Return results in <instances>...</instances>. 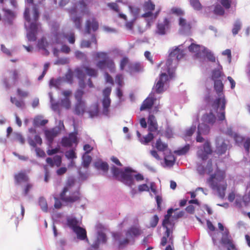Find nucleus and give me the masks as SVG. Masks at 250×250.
Segmentation results:
<instances>
[{
  "label": "nucleus",
  "instance_id": "obj_48",
  "mask_svg": "<svg viewBox=\"0 0 250 250\" xmlns=\"http://www.w3.org/2000/svg\"><path fill=\"white\" fill-rule=\"evenodd\" d=\"M153 138V135L151 133H149L146 136L143 137V139H140V142L142 144H146L150 142Z\"/></svg>",
  "mask_w": 250,
  "mask_h": 250
},
{
  "label": "nucleus",
  "instance_id": "obj_40",
  "mask_svg": "<svg viewBox=\"0 0 250 250\" xmlns=\"http://www.w3.org/2000/svg\"><path fill=\"white\" fill-rule=\"evenodd\" d=\"M129 9L133 19H134V20H136L139 17L140 11V8L136 6H129Z\"/></svg>",
  "mask_w": 250,
  "mask_h": 250
},
{
  "label": "nucleus",
  "instance_id": "obj_62",
  "mask_svg": "<svg viewBox=\"0 0 250 250\" xmlns=\"http://www.w3.org/2000/svg\"><path fill=\"white\" fill-rule=\"evenodd\" d=\"M159 218L157 215H155L151 218L150 222V226L151 227H155L158 224Z\"/></svg>",
  "mask_w": 250,
  "mask_h": 250
},
{
  "label": "nucleus",
  "instance_id": "obj_16",
  "mask_svg": "<svg viewBox=\"0 0 250 250\" xmlns=\"http://www.w3.org/2000/svg\"><path fill=\"white\" fill-rule=\"evenodd\" d=\"M64 126L63 125V122L60 121L59 122L58 126L51 129H47L45 130L44 133L46 138L50 144L52 143L54 138L56 137L61 132V131L62 129H64Z\"/></svg>",
  "mask_w": 250,
  "mask_h": 250
},
{
  "label": "nucleus",
  "instance_id": "obj_58",
  "mask_svg": "<svg viewBox=\"0 0 250 250\" xmlns=\"http://www.w3.org/2000/svg\"><path fill=\"white\" fill-rule=\"evenodd\" d=\"M123 79V76L121 74H118L115 78V82L119 86L122 87L124 85Z\"/></svg>",
  "mask_w": 250,
  "mask_h": 250
},
{
  "label": "nucleus",
  "instance_id": "obj_37",
  "mask_svg": "<svg viewBox=\"0 0 250 250\" xmlns=\"http://www.w3.org/2000/svg\"><path fill=\"white\" fill-rule=\"evenodd\" d=\"M95 167L98 170H102L104 172L107 171L108 168V164L101 159H98L94 163Z\"/></svg>",
  "mask_w": 250,
  "mask_h": 250
},
{
  "label": "nucleus",
  "instance_id": "obj_54",
  "mask_svg": "<svg viewBox=\"0 0 250 250\" xmlns=\"http://www.w3.org/2000/svg\"><path fill=\"white\" fill-rule=\"evenodd\" d=\"M241 22L238 20L236 21L234 23L233 27L232 29L233 34L234 35H236L238 33L239 30L241 29Z\"/></svg>",
  "mask_w": 250,
  "mask_h": 250
},
{
  "label": "nucleus",
  "instance_id": "obj_43",
  "mask_svg": "<svg viewBox=\"0 0 250 250\" xmlns=\"http://www.w3.org/2000/svg\"><path fill=\"white\" fill-rule=\"evenodd\" d=\"M189 3L195 10L199 11L202 9V6L199 0H189Z\"/></svg>",
  "mask_w": 250,
  "mask_h": 250
},
{
  "label": "nucleus",
  "instance_id": "obj_55",
  "mask_svg": "<svg viewBox=\"0 0 250 250\" xmlns=\"http://www.w3.org/2000/svg\"><path fill=\"white\" fill-rule=\"evenodd\" d=\"M65 156L69 160H74L77 158L76 154L73 149L66 151Z\"/></svg>",
  "mask_w": 250,
  "mask_h": 250
},
{
  "label": "nucleus",
  "instance_id": "obj_33",
  "mask_svg": "<svg viewBox=\"0 0 250 250\" xmlns=\"http://www.w3.org/2000/svg\"><path fill=\"white\" fill-rule=\"evenodd\" d=\"M212 170L213 169L212 168L211 162L210 161L208 162V164L205 168L202 165H198L197 167V171L201 175L204 174L205 173H208L209 174L212 171Z\"/></svg>",
  "mask_w": 250,
  "mask_h": 250
},
{
  "label": "nucleus",
  "instance_id": "obj_32",
  "mask_svg": "<svg viewBox=\"0 0 250 250\" xmlns=\"http://www.w3.org/2000/svg\"><path fill=\"white\" fill-rule=\"evenodd\" d=\"M99 24L95 19H93L91 20H87L86 23V31L87 34H89L91 29L93 31H96L98 29Z\"/></svg>",
  "mask_w": 250,
  "mask_h": 250
},
{
  "label": "nucleus",
  "instance_id": "obj_9",
  "mask_svg": "<svg viewBox=\"0 0 250 250\" xmlns=\"http://www.w3.org/2000/svg\"><path fill=\"white\" fill-rule=\"evenodd\" d=\"M82 222L77 220L73 216H67L66 218V225L77 235V238L83 240L86 239V232L84 229L81 227Z\"/></svg>",
  "mask_w": 250,
  "mask_h": 250
},
{
  "label": "nucleus",
  "instance_id": "obj_10",
  "mask_svg": "<svg viewBox=\"0 0 250 250\" xmlns=\"http://www.w3.org/2000/svg\"><path fill=\"white\" fill-rule=\"evenodd\" d=\"M74 186V180L70 178L68 180L62 191L60 194L61 200L66 203H73L76 201L78 196L73 192V188Z\"/></svg>",
  "mask_w": 250,
  "mask_h": 250
},
{
  "label": "nucleus",
  "instance_id": "obj_23",
  "mask_svg": "<svg viewBox=\"0 0 250 250\" xmlns=\"http://www.w3.org/2000/svg\"><path fill=\"white\" fill-rule=\"evenodd\" d=\"M62 145L64 147H70L73 144H77V136L75 133H71L68 137H64L62 139Z\"/></svg>",
  "mask_w": 250,
  "mask_h": 250
},
{
  "label": "nucleus",
  "instance_id": "obj_4",
  "mask_svg": "<svg viewBox=\"0 0 250 250\" xmlns=\"http://www.w3.org/2000/svg\"><path fill=\"white\" fill-rule=\"evenodd\" d=\"M111 171L116 178L130 187L135 185V181L139 182L144 179L142 174L137 173L129 167H125L123 170L113 166L111 168Z\"/></svg>",
  "mask_w": 250,
  "mask_h": 250
},
{
  "label": "nucleus",
  "instance_id": "obj_57",
  "mask_svg": "<svg viewBox=\"0 0 250 250\" xmlns=\"http://www.w3.org/2000/svg\"><path fill=\"white\" fill-rule=\"evenodd\" d=\"M190 146L189 145H187L184 147L180 148L176 151V153L178 155L185 154L189 149Z\"/></svg>",
  "mask_w": 250,
  "mask_h": 250
},
{
  "label": "nucleus",
  "instance_id": "obj_13",
  "mask_svg": "<svg viewBox=\"0 0 250 250\" xmlns=\"http://www.w3.org/2000/svg\"><path fill=\"white\" fill-rule=\"evenodd\" d=\"M144 8L146 13L142 15V17L148 18L147 20V25L149 27L158 16L160 10H158L155 13H152V11L155 8V5L150 1L146 2Z\"/></svg>",
  "mask_w": 250,
  "mask_h": 250
},
{
  "label": "nucleus",
  "instance_id": "obj_25",
  "mask_svg": "<svg viewBox=\"0 0 250 250\" xmlns=\"http://www.w3.org/2000/svg\"><path fill=\"white\" fill-rule=\"evenodd\" d=\"M14 180L16 185L20 186L28 181V177L24 170H21L14 174Z\"/></svg>",
  "mask_w": 250,
  "mask_h": 250
},
{
  "label": "nucleus",
  "instance_id": "obj_45",
  "mask_svg": "<svg viewBox=\"0 0 250 250\" xmlns=\"http://www.w3.org/2000/svg\"><path fill=\"white\" fill-rule=\"evenodd\" d=\"M92 160L91 157L87 154H84L83 156V166L87 168L90 164Z\"/></svg>",
  "mask_w": 250,
  "mask_h": 250
},
{
  "label": "nucleus",
  "instance_id": "obj_15",
  "mask_svg": "<svg viewBox=\"0 0 250 250\" xmlns=\"http://www.w3.org/2000/svg\"><path fill=\"white\" fill-rule=\"evenodd\" d=\"M111 91V87H107L105 88L103 92V99L102 101V104L103 106V113L108 116L109 112V107L110 105L111 100L109 96Z\"/></svg>",
  "mask_w": 250,
  "mask_h": 250
},
{
  "label": "nucleus",
  "instance_id": "obj_6",
  "mask_svg": "<svg viewBox=\"0 0 250 250\" xmlns=\"http://www.w3.org/2000/svg\"><path fill=\"white\" fill-rule=\"evenodd\" d=\"M59 25L57 23H54L52 25L51 30L52 32V41L54 43H63L67 39L70 43L75 42V35L73 32L63 33L59 31Z\"/></svg>",
  "mask_w": 250,
  "mask_h": 250
},
{
  "label": "nucleus",
  "instance_id": "obj_46",
  "mask_svg": "<svg viewBox=\"0 0 250 250\" xmlns=\"http://www.w3.org/2000/svg\"><path fill=\"white\" fill-rule=\"evenodd\" d=\"M48 45V43L44 38H42L40 40L38 44V47L41 49L44 50L47 54H48V52L46 50V48L47 47Z\"/></svg>",
  "mask_w": 250,
  "mask_h": 250
},
{
  "label": "nucleus",
  "instance_id": "obj_61",
  "mask_svg": "<svg viewBox=\"0 0 250 250\" xmlns=\"http://www.w3.org/2000/svg\"><path fill=\"white\" fill-rule=\"evenodd\" d=\"M73 74L71 70H69L66 74L64 78V81L68 83H71L72 82Z\"/></svg>",
  "mask_w": 250,
  "mask_h": 250
},
{
  "label": "nucleus",
  "instance_id": "obj_11",
  "mask_svg": "<svg viewBox=\"0 0 250 250\" xmlns=\"http://www.w3.org/2000/svg\"><path fill=\"white\" fill-rule=\"evenodd\" d=\"M188 50L190 52L194 53L196 58H203L207 57L211 62H214L215 61V58L211 52L203 46L191 43L188 46Z\"/></svg>",
  "mask_w": 250,
  "mask_h": 250
},
{
  "label": "nucleus",
  "instance_id": "obj_39",
  "mask_svg": "<svg viewBox=\"0 0 250 250\" xmlns=\"http://www.w3.org/2000/svg\"><path fill=\"white\" fill-rule=\"evenodd\" d=\"M99 112L98 105L97 103L91 105L87 111L89 117L91 118H94L98 116Z\"/></svg>",
  "mask_w": 250,
  "mask_h": 250
},
{
  "label": "nucleus",
  "instance_id": "obj_44",
  "mask_svg": "<svg viewBox=\"0 0 250 250\" xmlns=\"http://www.w3.org/2000/svg\"><path fill=\"white\" fill-rule=\"evenodd\" d=\"M10 101L12 104H15L18 108H23L24 107V103L22 100H19L16 98L11 97Z\"/></svg>",
  "mask_w": 250,
  "mask_h": 250
},
{
  "label": "nucleus",
  "instance_id": "obj_30",
  "mask_svg": "<svg viewBox=\"0 0 250 250\" xmlns=\"http://www.w3.org/2000/svg\"><path fill=\"white\" fill-rule=\"evenodd\" d=\"M70 17L72 21L74 23L77 29H80L81 27L82 19L80 17H77L76 15V9L75 8H72L70 10Z\"/></svg>",
  "mask_w": 250,
  "mask_h": 250
},
{
  "label": "nucleus",
  "instance_id": "obj_21",
  "mask_svg": "<svg viewBox=\"0 0 250 250\" xmlns=\"http://www.w3.org/2000/svg\"><path fill=\"white\" fill-rule=\"evenodd\" d=\"M2 19L4 21L7 22L9 23H12L13 21L16 18V13L11 11V10L7 9L5 7H3L2 9ZM2 19V17L0 14V21Z\"/></svg>",
  "mask_w": 250,
  "mask_h": 250
},
{
  "label": "nucleus",
  "instance_id": "obj_34",
  "mask_svg": "<svg viewBox=\"0 0 250 250\" xmlns=\"http://www.w3.org/2000/svg\"><path fill=\"white\" fill-rule=\"evenodd\" d=\"M75 73L77 77L80 80L79 85L81 88H83L85 85L84 77L85 74L82 68H78L75 69Z\"/></svg>",
  "mask_w": 250,
  "mask_h": 250
},
{
  "label": "nucleus",
  "instance_id": "obj_7",
  "mask_svg": "<svg viewBox=\"0 0 250 250\" xmlns=\"http://www.w3.org/2000/svg\"><path fill=\"white\" fill-rule=\"evenodd\" d=\"M173 211V210L172 208H170L167 210V214L165 216L163 222V227L166 229L165 235L162 237L161 242V245L163 246H165L167 242L171 244L173 242L171 234L174 225L170 220Z\"/></svg>",
  "mask_w": 250,
  "mask_h": 250
},
{
  "label": "nucleus",
  "instance_id": "obj_47",
  "mask_svg": "<svg viewBox=\"0 0 250 250\" xmlns=\"http://www.w3.org/2000/svg\"><path fill=\"white\" fill-rule=\"evenodd\" d=\"M165 161L167 166H171L173 165L175 160L174 156L172 154H170L165 157Z\"/></svg>",
  "mask_w": 250,
  "mask_h": 250
},
{
  "label": "nucleus",
  "instance_id": "obj_35",
  "mask_svg": "<svg viewBox=\"0 0 250 250\" xmlns=\"http://www.w3.org/2000/svg\"><path fill=\"white\" fill-rule=\"evenodd\" d=\"M149 130L150 132L154 131L157 129V124L155 117L153 115H150L148 119Z\"/></svg>",
  "mask_w": 250,
  "mask_h": 250
},
{
  "label": "nucleus",
  "instance_id": "obj_3",
  "mask_svg": "<svg viewBox=\"0 0 250 250\" xmlns=\"http://www.w3.org/2000/svg\"><path fill=\"white\" fill-rule=\"evenodd\" d=\"M24 17L25 20L24 26L26 29V36L29 41H35L36 35L41 29L40 25L37 22L39 18L38 8L33 3V0H26Z\"/></svg>",
  "mask_w": 250,
  "mask_h": 250
},
{
  "label": "nucleus",
  "instance_id": "obj_2",
  "mask_svg": "<svg viewBox=\"0 0 250 250\" xmlns=\"http://www.w3.org/2000/svg\"><path fill=\"white\" fill-rule=\"evenodd\" d=\"M185 55L183 44L172 48L170 50L169 58L162 68L161 73L157 81L153 90L157 93L164 91L167 87V83L173 77L175 69L179 60Z\"/></svg>",
  "mask_w": 250,
  "mask_h": 250
},
{
  "label": "nucleus",
  "instance_id": "obj_19",
  "mask_svg": "<svg viewBox=\"0 0 250 250\" xmlns=\"http://www.w3.org/2000/svg\"><path fill=\"white\" fill-rule=\"evenodd\" d=\"M107 241V237L104 229L99 230L97 232V239L88 250H98L100 244H105Z\"/></svg>",
  "mask_w": 250,
  "mask_h": 250
},
{
  "label": "nucleus",
  "instance_id": "obj_24",
  "mask_svg": "<svg viewBox=\"0 0 250 250\" xmlns=\"http://www.w3.org/2000/svg\"><path fill=\"white\" fill-rule=\"evenodd\" d=\"M211 151L209 143L206 142L204 145L203 149L201 148L197 151V155L202 160H204L207 158L208 155L210 154Z\"/></svg>",
  "mask_w": 250,
  "mask_h": 250
},
{
  "label": "nucleus",
  "instance_id": "obj_59",
  "mask_svg": "<svg viewBox=\"0 0 250 250\" xmlns=\"http://www.w3.org/2000/svg\"><path fill=\"white\" fill-rule=\"evenodd\" d=\"M214 13L218 15H222L224 13V10L220 5H216L214 8Z\"/></svg>",
  "mask_w": 250,
  "mask_h": 250
},
{
  "label": "nucleus",
  "instance_id": "obj_56",
  "mask_svg": "<svg viewBox=\"0 0 250 250\" xmlns=\"http://www.w3.org/2000/svg\"><path fill=\"white\" fill-rule=\"evenodd\" d=\"M83 94L84 92L82 90L78 89L77 90L75 94V98L76 102L84 101L82 99Z\"/></svg>",
  "mask_w": 250,
  "mask_h": 250
},
{
  "label": "nucleus",
  "instance_id": "obj_5",
  "mask_svg": "<svg viewBox=\"0 0 250 250\" xmlns=\"http://www.w3.org/2000/svg\"><path fill=\"white\" fill-rule=\"evenodd\" d=\"M225 171L217 169L214 174L210 175L207 180L213 191L221 199L224 198L227 188V184L225 180Z\"/></svg>",
  "mask_w": 250,
  "mask_h": 250
},
{
  "label": "nucleus",
  "instance_id": "obj_27",
  "mask_svg": "<svg viewBox=\"0 0 250 250\" xmlns=\"http://www.w3.org/2000/svg\"><path fill=\"white\" fill-rule=\"evenodd\" d=\"M198 124V116H195L193 118V122L191 126L187 129L185 132L184 137L186 140H188L193 133L195 131L196 128V125Z\"/></svg>",
  "mask_w": 250,
  "mask_h": 250
},
{
  "label": "nucleus",
  "instance_id": "obj_64",
  "mask_svg": "<svg viewBox=\"0 0 250 250\" xmlns=\"http://www.w3.org/2000/svg\"><path fill=\"white\" fill-rule=\"evenodd\" d=\"M14 135L15 138L17 141H19L21 144H23L24 143V139L20 133H15Z\"/></svg>",
  "mask_w": 250,
  "mask_h": 250
},
{
  "label": "nucleus",
  "instance_id": "obj_38",
  "mask_svg": "<svg viewBox=\"0 0 250 250\" xmlns=\"http://www.w3.org/2000/svg\"><path fill=\"white\" fill-rule=\"evenodd\" d=\"M93 43L95 45L97 44L96 39L94 35H91L90 41L83 40L81 42V46L82 48H87L90 47V45Z\"/></svg>",
  "mask_w": 250,
  "mask_h": 250
},
{
  "label": "nucleus",
  "instance_id": "obj_22",
  "mask_svg": "<svg viewBox=\"0 0 250 250\" xmlns=\"http://www.w3.org/2000/svg\"><path fill=\"white\" fill-rule=\"evenodd\" d=\"M228 142L225 140L223 138L219 137L216 139V152L218 154H222L224 153L227 149Z\"/></svg>",
  "mask_w": 250,
  "mask_h": 250
},
{
  "label": "nucleus",
  "instance_id": "obj_18",
  "mask_svg": "<svg viewBox=\"0 0 250 250\" xmlns=\"http://www.w3.org/2000/svg\"><path fill=\"white\" fill-rule=\"evenodd\" d=\"M28 143L33 147L35 148L36 155L40 157H43L45 154L44 152L41 148L37 147V145H41L42 144V138L38 135L35 136L34 139L29 137L28 139Z\"/></svg>",
  "mask_w": 250,
  "mask_h": 250
},
{
  "label": "nucleus",
  "instance_id": "obj_63",
  "mask_svg": "<svg viewBox=\"0 0 250 250\" xmlns=\"http://www.w3.org/2000/svg\"><path fill=\"white\" fill-rule=\"evenodd\" d=\"M236 143L239 145L244 140V138L241 135L235 133L233 136Z\"/></svg>",
  "mask_w": 250,
  "mask_h": 250
},
{
  "label": "nucleus",
  "instance_id": "obj_14",
  "mask_svg": "<svg viewBox=\"0 0 250 250\" xmlns=\"http://www.w3.org/2000/svg\"><path fill=\"white\" fill-rule=\"evenodd\" d=\"M126 67V71L130 73L139 72L141 70V65L137 63H131L127 58H124L120 62V69L123 70Z\"/></svg>",
  "mask_w": 250,
  "mask_h": 250
},
{
  "label": "nucleus",
  "instance_id": "obj_29",
  "mask_svg": "<svg viewBox=\"0 0 250 250\" xmlns=\"http://www.w3.org/2000/svg\"><path fill=\"white\" fill-rule=\"evenodd\" d=\"M222 242L228 246V250H236L232 240L228 235V232L227 231H225L223 234Z\"/></svg>",
  "mask_w": 250,
  "mask_h": 250
},
{
  "label": "nucleus",
  "instance_id": "obj_49",
  "mask_svg": "<svg viewBox=\"0 0 250 250\" xmlns=\"http://www.w3.org/2000/svg\"><path fill=\"white\" fill-rule=\"evenodd\" d=\"M83 68L88 75L91 77H96L97 76L98 71L96 69L89 67H84Z\"/></svg>",
  "mask_w": 250,
  "mask_h": 250
},
{
  "label": "nucleus",
  "instance_id": "obj_31",
  "mask_svg": "<svg viewBox=\"0 0 250 250\" xmlns=\"http://www.w3.org/2000/svg\"><path fill=\"white\" fill-rule=\"evenodd\" d=\"M86 109L85 101L76 102L74 112L78 115H82L84 113Z\"/></svg>",
  "mask_w": 250,
  "mask_h": 250
},
{
  "label": "nucleus",
  "instance_id": "obj_26",
  "mask_svg": "<svg viewBox=\"0 0 250 250\" xmlns=\"http://www.w3.org/2000/svg\"><path fill=\"white\" fill-rule=\"evenodd\" d=\"M179 31L181 34H188L189 33L191 25L185 19L180 18L179 20Z\"/></svg>",
  "mask_w": 250,
  "mask_h": 250
},
{
  "label": "nucleus",
  "instance_id": "obj_17",
  "mask_svg": "<svg viewBox=\"0 0 250 250\" xmlns=\"http://www.w3.org/2000/svg\"><path fill=\"white\" fill-rule=\"evenodd\" d=\"M170 28V21L167 18L159 21L157 24L156 33L159 35H164L167 33Z\"/></svg>",
  "mask_w": 250,
  "mask_h": 250
},
{
  "label": "nucleus",
  "instance_id": "obj_41",
  "mask_svg": "<svg viewBox=\"0 0 250 250\" xmlns=\"http://www.w3.org/2000/svg\"><path fill=\"white\" fill-rule=\"evenodd\" d=\"M48 123V120H43L42 116H36L34 120V125L35 126H43Z\"/></svg>",
  "mask_w": 250,
  "mask_h": 250
},
{
  "label": "nucleus",
  "instance_id": "obj_8",
  "mask_svg": "<svg viewBox=\"0 0 250 250\" xmlns=\"http://www.w3.org/2000/svg\"><path fill=\"white\" fill-rule=\"evenodd\" d=\"M92 55L96 59H101L96 63L98 68L103 70L107 68L111 72H115V65L114 62L113 60L108 58L106 53L103 52H94Z\"/></svg>",
  "mask_w": 250,
  "mask_h": 250
},
{
  "label": "nucleus",
  "instance_id": "obj_1",
  "mask_svg": "<svg viewBox=\"0 0 250 250\" xmlns=\"http://www.w3.org/2000/svg\"><path fill=\"white\" fill-rule=\"evenodd\" d=\"M214 88L217 94V97L213 102H209L211 104L212 109L209 113L204 114L201 118V123L199 124L196 136V141L202 143L204 141L202 135L208 134L210 130V126L212 125L216 121L214 113L220 112L218 115L219 120L223 121L225 119V109L226 101L223 93V84L221 80H214Z\"/></svg>",
  "mask_w": 250,
  "mask_h": 250
},
{
  "label": "nucleus",
  "instance_id": "obj_51",
  "mask_svg": "<svg viewBox=\"0 0 250 250\" xmlns=\"http://www.w3.org/2000/svg\"><path fill=\"white\" fill-rule=\"evenodd\" d=\"M62 82V79H51L50 81L49 85L50 87H54L58 88Z\"/></svg>",
  "mask_w": 250,
  "mask_h": 250
},
{
  "label": "nucleus",
  "instance_id": "obj_28",
  "mask_svg": "<svg viewBox=\"0 0 250 250\" xmlns=\"http://www.w3.org/2000/svg\"><path fill=\"white\" fill-rule=\"evenodd\" d=\"M155 100L154 94L152 93H150L148 97L143 102L140 107V110L142 111L150 109L153 104Z\"/></svg>",
  "mask_w": 250,
  "mask_h": 250
},
{
  "label": "nucleus",
  "instance_id": "obj_60",
  "mask_svg": "<svg viewBox=\"0 0 250 250\" xmlns=\"http://www.w3.org/2000/svg\"><path fill=\"white\" fill-rule=\"evenodd\" d=\"M69 62V59L66 58H59L55 62V64H65Z\"/></svg>",
  "mask_w": 250,
  "mask_h": 250
},
{
  "label": "nucleus",
  "instance_id": "obj_36",
  "mask_svg": "<svg viewBox=\"0 0 250 250\" xmlns=\"http://www.w3.org/2000/svg\"><path fill=\"white\" fill-rule=\"evenodd\" d=\"M46 161L47 164L50 165L51 167L54 166L59 167L61 164L62 158L61 156L56 155L53 158V159L51 158H47L46 160Z\"/></svg>",
  "mask_w": 250,
  "mask_h": 250
},
{
  "label": "nucleus",
  "instance_id": "obj_20",
  "mask_svg": "<svg viewBox=\"0 0 250 250\" xmlns=\"http://www.w3.org/2000/svg\"><path fill=\"white\" fill-rule=\"evenodd\" d=\"M62 95L63 98L61 99V105L65 109H69L71 105L70 97L72 95V92L69 90H63L62 92Z\"/></svg>",
  "mask_w": 250,
  "mask_h": 250
},
{
  "label": "nucleus",
  "instance_id": "obj_42",
  "mask_svg": "<svg viewBox=\"0 0 250 250\" xmlns=\"http://www.w3.org/2000/svg\"><path fill=\"white\" fill-rule=\"evenodd\" d=\"M119 17L121 19H123L126 22L125 27L127 29H131L132 28L134 22L135 21L134 20V19H133L131 21L127 22V17L125 15L122 13H119Z\"/></svg>",
  "mask_w": 250,
  "mask_h": 250
},
{
  "label": "nucleus",
  "instance_id": "obj_12",
  "mask_svg": "<svg viewBox=\"0 0 250 250\" xmlns=\"http://www.w3.org/2000/svg\"><path fill=\"white\" fill-rule=\"evenodd\" d=\"M141 230L138 226L132 227L126 232V238L122 239V234L121 232L113 233L112 234L114 239L119 243L120 246H124L128 243L129 239L139 235Z\"/></svg>",
  "mask_w": 250,
  "mask_h": 250
},
{
  "label": "nucleus",
  "instance_id": "obj_50",
  "mask_svg": "<svg viewBox=\"0 0 250 250\" xmlns=\"http://www.w3.org/2000/svg\"><path fill=\"white\" fill-rule=\"evenodd\" d=\"M167 145L162 143L160 139L157 141L156 143V147L159 151H164L167 149Z\"/></svg>",
  "mask_w": 250,
  "mask_h": 250
},
{
  "label": "nucleus",
  "instance_id": "obj_53",
  "mask_svg": "<svg viewBox=\"0 0 250 250\" xmlns=\"http://www.w3.org/2000/svg\"><path fill=\"white\" fill-rule=\"evenodd\" d=\"M49 96L50 100V103L51 104L52 109L54 111L59 110L60 104L58 103H53V96H52V93H51V92L49 93Z\"/></svg>",
  "mask_w": 250,
  "mask_h": 250
},
{
  "label": "nucleus",
  "instance_id": "obj_52",
  "mask_svg": "<svg viewBox=\"0 0 250 250\" xmlns=\"http://www.w3.org/2000/svg\"><path fill=\"white\" fill-rule=\"evenodd\" d=\"M39 205H40L42 210L44 212H47L48 207H47V204L46 200L43 197H41L39 199Z\"/></svg>",
  "mask_w": 250,
  "mask_h": 250
}]
</instances>
